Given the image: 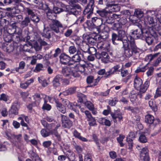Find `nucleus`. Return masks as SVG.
Returning <instances> with one entry per match:
<instances>
[{"label": "nucleus", "mask_w": 161, "mask_h": 161, "mask_svg": "<svg viewBox=\"0 0 161 161\" xmlns=\"http://www.w3.org/2000/svg\"><path fill=\"white\" fill-rule=\"evenodd\" d=\"M131 37L129 36L127 40L124 39L123 40V46L124 50L125 56L130 58L132 55L133 52L136 53L137 52V48L133 40H131Z\"/></svg>", "instance_id": "f257e3e1"}, {"label": "nucleus", "mask_w": 161, "mask_h": 161, "mask_svg": "<svg viewBox=\"0 0 161 161\" xmlns=\"http://www.w3.org/2000/svg\"><path fill=\"white\" fill-rule=\"evenodd\" d=\"M143 35L149 45H154L158 42V37L156 33L152 34L149 31H146L143 34Z\"/></svg>", "instance_id": "f03ea898"}, {"label": "nucleus", "mask_w": 161, "mask_h": 161, "mask_svg": "<svg viewBox=\"0 0 161 161\" xmlns=\"http://www.w3.org/2000/svg\"><path fill=\"white\" fill-rule=\"evenodd\" d=\"M77 1L81 2L83 3H86V0H70L69 4L70 5L72 6V7L69 11L70 14H72L76 16L80 13L81 7L79 5L75 3Z\"/></svg>", "instance_id": "7ed1b4c3"}, {"label": "nucleus", "mask_w": 161, "mask_h": 161, "mask_svg": "<svg viewBox=\"0 0 161 161\" xmlns=\"http://www.w3.org/2000/svg\"><path fill=\"white\" fill-rule=\"evenodd\" d=\"M50 28L52 31L57 33H63L65 28L64 27L60 22L56 20H51V23L50 24Z\"/></svg>", "instance_id": "20e7f679"}, {"label": "nucleus", "mask_w": 161, "mask_h": 161, "mask_svg": "<svg viewBox=\"0 0 161 161\" xmlns=\"http://www.w3.org/2000/svg\"><path fill=\"white\" fill-rule=\"evenodd\" d=\"M102 113L105 115H107L110 113L112 118L114 120V122L116 121V119L117 118L118 119L119 121L123 119L121 114L119 111L118 110L113 112H111L110 109L108 108V109L104 110Z\"/></svg>", "instance_id": "39448f33"}, {"label": "nucleus", "mask_w": 161, "mask_h": 161, "mask_svg": "<svg viewBox=\"0 0 161 161\" xmlns=\"http://www.w3.org/2000/svg\"><path fill=\"white\" fill-rule=\"evenodd\" d=\"M74 69L70 67L67 66L62 68V73L63 75L65 76H73L74 77L79 76V74L77 73L74 72Z\"/></svg>", "instance_id": "423d86ee"}, {"label": "nucleus", "mask_w": 161, "mask_h": 161, "mask_svg": "<svg viewBox=\"0 0 161 161\" xmlns=\"http://www.w3.org/2000/svg\"><path fill=\"white\" fill-rule=\"evenodd\" d=\"M48 98L47 99V101L48 100L51 103H53L54 102L56 103V107L57 109L61 113L64 114L66 112V108L64 107L60 103L58 99L55 97H50L48 96H47Z\"/></svg>", "instance_id": "0eeeda50"}, {"label": "nucleus", "mask_w": 161, "mask_h": 161, "mask_svg": "<svg viewBox=\"0 0 161 161\" xmlns=\"http://www.w3.org/2000/svg\"><path fill=\"white\" fill-rule=\"evenodd\" d=\"M144 33L142 31L141 29H136L131 32V36H128L125 39L126 40H127L128 37L130 36L131 37V40L132 39L133 42L135 43L134 39L143 38V34Z\"/></svg>", "instance_id": "6e6552de"}, {"label": "nucleus", "mask_w": 161, "mask_h": 161, "mask_svg": "<svg viewBox=\"0 0 161 161\" xmlns=\"http://www.w3.org/2000/svg\"><path fill=\"white\" fill-rule=\"evenodd\" d=\"M96 57L97 59H101L102 62L104 63H108L110 62V57L106 52H102L100 53H97Z\"/></svg>", "instance_id": "1a4fd4ad"}, {"label": "nucleus", "mask_w": 161, "mask_h": 161, "mask_svg": "<svg viewBox=\"0 0 161 161\" xmlns=\"http://www.w3.org/2000/svg\"><path fill=\"white\" fill-rule=\"evenodd\" d=\"M62 125L64 128H69L72 126L73 122L66 116L61 115Z\"/></svg>", "instance_id": "9d476101"}, {"label": "nucleus", "mask_w": 161, "mask_h": 161, "mask_svg": "<svg viewBox=\"0 0 161 161\" xmlns=\"http://www.w3.org/2000/svg\"><path fill=\"white\" fill-rule=\"evenodd\" d=\"M140 158L143 161H149L150 158L148 150L147 147L142 148L140 154Z\"/></svg>", "instance_id": "9b49d317"}, {"label": "nucleus", "mask_w": 161, "mask_h": 161, "mask_svg": "<svg viewBox=\"0 0 161 161\" xmlns=\"http://www.w3.org/2000/svg\"><path fill=\"white\" fill-rule=\"evenodd\" d=\"M33 97L35 100L34 102L37 105L39 104L42 99H43L44 101L46 98H48V97L46 95L43 94H39L37 93L35 94L33 96Z\"/></svg>", "instance_id": "f8f14e48"}, {"label": "nucleus", "mask_w": 161, "mask_h": 161, "mask_svg": "<svg viewBox=\"0 0 161 161\" xmlns=\"http://www.w3.org/2000/svg\"><path fill=\"white\" fill-rule=\"evenodd\" d=\"M19 104L17 102H15L13 103L10 109L9 110V114H12L17 115L18 114V110L19 108Z\"/></svg>", "instance_id": "ddd939ff"}, {"label": "nucleus", "mask_w": 161, "mask_h": 161, "mask_svg": "<svg viewBox=\"0 0 161 161\" xmlns=\"http://www.w3.org/2000/svg\"><path fill=\"white\" fill-rule=\"evenodd\" d=\"M28 14L30 16L31 19L34 23H37L40 20L39 18L34 13L32 10L29 8H27Z\"/></svg>", "instance_id": "4468645a"}, {"label": "nucleus", "mask_w": 161, "mask_h": 161, "mask_svg": "<svg viewBox=\"0 0 161 161\" xmlns=\"http://www.w3.org/2000/svg\"><path fill=\"white\" fill-rule=\"evenodd\" d=\"M121 69L119 64L116 65L114 66L108 72L106 73L105 75H106V76H107L111 74L119 73Z\"/></svg>", "instance_id": "2eb2a0df"}, {"label": "nucleus", "mask_w": 161, "mask_h": 161, "mask_svg": "<svg viewBox=\"0 0 161 161\" xmlns=\"http://www.w3.org/2000/svg\"><path fill=\"white\" fill-rule=\"evenodd\" d=\"M59 58L60 62L64 64H67L70 59L69 56L64 53L61 54Z\"/></svg>", "instance_id": "dca6fc26"}, {"label": "nucleus", "mask_w": 161, "mask_h": 161, "mask_svg": "<svg viewBox=\"0 0 161 161\" xmlns=\"http://www.w3.org/2000/svg\"><path fill=\"white\" fill-rule=\"evenodd\" d=\"M93 4V0H91L89 5L86 8L84 11V14H87L88 13H92L93 9L92 6Z\"/></svg>", "instance_id": "f3484780"}, {"label": "nucleus", "mask_w": 161, "mask_h": 161, "mask_svg": "<svg viewBox=\"0 0 161 161\" xmlns=\"http://www.w3.org/2000/svg\"><path fill=\"white\" fill-rule=\"evenodd\" d=\"M142 83V80L138 77L136 76L134 80V86L137 90H139Z\"/></svg>", "instance_id": "a211bd4d"}, {"label": "nucleus", "mask_w": 161, "mask_h": 161, "mask_svg": "<svg viewBox=\"0 0 161 161\" xmlns=\"http://www.w3.org/2000/svg\"><path fill=\"white\" fill-rule=\"evenodd\" d=\"M74 70H75L74 72L77 73L79 74H80L78 72H80L81 73L86 71L85 68L84 67V64H80L79 63H78L76 67L74 69Z\"/></svg>", "instance_id": "6ab92c4d"}, {"label": "nucleus", "mask_w": 161, "mask_h": 161, "mask_svg": "<svg viewBox=\"0 0 161 161\" xmlns=\"http://www.w3.org/2000/svg\"><path fill=\"white\" fill-rule=\"evenodd\" d=\"M145 119L146 122L149 124H152L154 121H157L158 122H159V119H154V117L150 114H148L146 115Z\"/></svg>", "instance_id": "aec40b11"}, {"label": "nucleus", "mask_w": 161, "mask_h": 161, "mask_svg": "<svg viewBox=\"0 0 161 161\" xmlns=\"http://www.w3.org/2000/svg\"><path fill=\"white\" fill-rule=\"evenodd\" d=\"M149 85V81L148 80L146 81L144 83L140 86L139 89L140 90L139 93H143L145 92L147 88H148Z\"/></svg>", "instance_id": "412c9836"}, {"label": "nucleus", "mask_w": 161, "mask_h": 161, "mask_svg": "<svg viewBox=\"0 0 161 161\" xmlns=\"http://www.w3.org/2000/svg\"><path fill=\"white\" fill-rule=\"evenodd\" d=\"M81 57L83 58H84L83 54L82 53H78L77 54L73 56L72 57V59L73 61H74L76 63H78L80 60Z\"/></svg>", "instance_id": "4be33fe9"}, {"label": "nucleus", "mask_w": 161, "mask_h": 161, "mask_svg": "<svg viewBox=\"0 0 161 161\" xmlns=\"http://www.w3.org/2000/svg\"><path fill=\"white\" fill-rule=\"evenodd\" d=\"M112 42L114 45H116L118 43V42L121 41V38L119 37L115 33H113L112 35Z\"/></svg>", "instance_id": "5701e85b"}, {"label": "nucleus", "mask_w": 161, "mask_h": 161, "mask_svg": "<svg viewBox=\"0 0 161 161\" xmlns=\"http://www.w3.org/2000/svg\"><path fill=\"white\" fill-rule=\"evenodd\" d=\"M73 134L75 137L83 142H86L88 141V140L86 138L81 136L80 134L76 130L73 131Z\"/></svg>", "instance_id": "b1692460"}, {"label": "nucleus", "mask_w": 161, "mask_h": 161, "mask_svg": "<svg viewBox=\"0 0 161 161\" xmlns=\"http://www.w3.org/2000/svg\"><path fill=\"white\" fill-rule=\"evenodd\" d=\"M31 21V19L28 17H26L20 23V26L24 28L28 26Z\"/></svg>", "instance_id": "393cba45"}, {"label": "nucleus", "mask_w": 161, "mask_h": 161, "mask_svg": "<svg viewBox=\"0 0 161 161\" xmlns=\"http://www.w3.org/2000/svg\"><path fill=\"white\" fill-rule=\"evenodd\" d=\"M86 81L88 83H93L92 86H95L97 84L99 81V80L97 79L95 80H93V77L92 76H90L87 77L86 79Z\"/></svg>", "instance_id": "a878e982"}, {"label": "nucleus", "mask_w": 161, "mask_h": 161, "mask_svg": "<svg viewBox=\"0 0 161 161\" xmlns=\"http://www.w3.org/2000/svg\"><path fill=\"white\" fill-rule=\"evenodd\" d=\"M41 34L43 37L49 39L51 37L50 31L48 28H45Z\"/></svg>", "instance_id": "bb28decb"}, {"label": "nucleus", "mask_w": 161, "mask_h": 161, "mask_svg": "<svg viewBox=\"0 0 161 161\" xmlns=\"http://www.w3.org/2000/svg\"><path fill=\"white\" fill-rule=\"evenodd\" d=\"M134 17H136L140 19L143 16V12L140 9L135 10L134 14Z\"/></svg>", "instance_id": "cd10ccee"}, {"label": "nucleus", "mask_w": 161, "mask_h": 161, "mask_svg": "<svg viewBox=\"0 0 161 161\" xmlns=\"http://www.w3.org/2000/svg\"><path fill=\"white\" fill-rule=\"evenodd\" d=\"M159 54V53H155L154 54H149L146 56L145 60L147 61L150 62L152 61L154 58L157 57Z\"/></svg>", "instance_id": "c85d7f7f"}, {"label": "nucleus", "mask_w": 161, "mask_h": 161, "mask_svg": "<svg viewBox=\"0 0 161 161\" xmlns=\"http://www.w3.org/2000/svg\"><path fill=\"white\" fill-rule=\"evenodd\" d=\"M78 63H76L75 62L73 61L72 59L71 60L70 59V60L67 64L68 67H70L71 68L74 69L76 68L77 66Z\"/></svg>", "instance_id": "c756f323"}, {"label": "nucleus", "mask_w": 161, "mask_h": 161, "mask_svg": "<svg viewBox=\"0 0 161 161\" xmlns=\"http://www.w3.org/2000/svg\"><path fill=\"white\" fill-rule=\"evenodd\" d=\"M98 47L101 49H105L108 48L110 46V44L107 42L100 43L98 44Z\"/></svg>", "instance_id": "7c9ffc66"}, {"label": "nucleus", "mask_w": 161, "mask_h": 161, "mask_svg": "<svg viewBox=\"0 0 161 161\" xmlns=\"http://www.w3.org/2000/svg\"><path fill=\"white\" fill-rule=\"evenodd\" d=\"M47 99L46 98L44 100V103L42 106V108L44 110L49 111L51 109V107L50 105L47 103Z\"/></svg>", "instance_id": "2f4dec72"}, {"label": "nucleus", "mask_w": 161, "mask_h": 161, "mask_svg": "<svg viewBox=\"0 0 161 161\" xmlns=\"http://www.w3.org/2000/svg\"><path fill=\"white\" fill-rule=\"evenodd\" d=\"M88 124L90 126H94L97 125L96 120L93 117L87 119Z\"/></svg>", "instance_id": "473e14b6"}, {"label": "nucleus", "mask_w": 161, "mask_h": 161, "mask_svg": "<svg viewBox=\"0 0 161 161\" xmlns=\"http://www.w3.org/2000/svg\"><path fill=\"white\" fill-rule=\"evenodd\" d=\"M38 80L39 83L41 84L42 86L43 87H45L47 86V83L46 80L43 77H39Z\"/></svg>", "instance_id": "72a5a7b5"}, {"label": "nucleus", "mask_w": 161, "mask_h": 161, "mask_svg": "<svg viewBox=\"0 0 161 161\" xmlns=\"http://www.w3.org/2000/svg\"><path fill=\"white\" fill-rule=\"evenodd\" d=\"M113 2V0H99L98 3L100 4H103L104 2L107 6H112V4H111L110 3Z\"/></svg>", "instance_id": "f704fd0d"}, {"label": "nucleus", "mask_w": 161, "mask_h": 161, "mask_svg": "<svg viewBox=\"0 0 161 161\" xmlns=\"http://www.w3.org/2000/svg\"><path fill=\"white\" fill-rule=\"evenodd\" d=\"M25 65V62L23 61H21L19 64V66L18 67L16 68L15 70L16 71L20 73L19 71V69H24Z\"/></svg>", "instance_id": "c9c22d12"}, {"label": "nucleus", "mask_w": 161, "mask_h": 161, "mask_svg": "<svg viewBox=\"0 0 161 161\" xmlns=\"http://www.w3.org/2000/svg\"><path fill=\"white\" fill-rule=\"evenodd\" d=\"M145 21L150 25H152V26L153 27L154 24V20L153 18L150 16H147Z\"/></svg>", "instance_id": "e433bc0d"}, {"label": "nucleus", "mask_w": 161, "mask_h": 161, "mask_svg": "<svg viewBox=\"0 0 161 161\" xmlns=\"http://www.w3.org/2000/svg\"><path fill=\"white\" fill-rule=\"evenodd\" d=\"M81 106L79 105H75L74 104H72L71 103L70 106L69 107V108L73 110L76 113H78V110L77 108H80Z\"/></svg>", "instance_id": "4c0bfd02"}, {"label": "nucleus", "mask_w": 161, "mask_h": 161, "mask_svg": "<svg viewBox=\"0 0 161 161\" xmlns=\"http://www.w3.org/2000/svg\"><path fill=\"white\" fill-rule=\"evenodd\" d=\"M3 49L6 52L10 53L13 51L14 47L12 45H7V46L3 47Z\"/></svg>", "instance_id": "58836bf2"}, {"label": "nucleus", "mask_w": 161, "mask_h": 161, "mask_svg": "<svg viewBox=\"0 0 161 161\" xmlns=\"http://www.w3.org/2000/svg\"><path fill=\"white\" fill-rule=\"evenodd\" d=\"M76 87H70L68 89L66 90V91L64 92L65 93H66V94L69 95L74 93L76 91Z\"/></svg>", "instance_id": "ea45409f"}, {"label": "nucleus", "mask_w": 161, "mask_h": 161, "mask_svg": "<svg viewBox=\"0 0 161 161\" xmlns=\"http://www.w3.org/2000/svg\"><path fill=\"white\" fill-rule=\"evenodd\" d=\"M125 136L122 135H120L117 138V140L121 147H122L124 145V143L122 142L124 139Z\"/></svg>", "instance_id": "a19ab883"}, {"label": "nucleus", "mask_w": 161, "mask_h": 161, "mask_svg": "<svg viewBox=\"0 0 161 161\" xmlns=\"http://www.w3.org/2000/svg\"><path fill=\"white\" fill-rule=\"evenodd\" d=\"M119 37L121 38V41L123 42V40L125 38L127 37V36L125 37L126 36L125 32V31L123 30H120L119 31Z\"/></svg>", "instance_id": "79ce46f5"}, {"label": "nucleus", "mask_w": 161, "mask_h": 161, "mask_svg": "<svg viewBox=\"0 0 161 161\" xmlns=\"http://www.w3.org/2000/svg\"><path fill=\"white\" fill-rule=\"evenodd\" d=\"M148 67L147 65V64L145 66L142 68H138L137 69L135 70V72L136 73H138L140 72H144L147 69H148Z\"/></svg>", "instance_id": "37998d69"}, {"label": "nucleus", "mask_w": 161, "mask_h": 161, "mask_svg": "<svg viewBox=\"0 0 161 161\" xmlns=\"http://www.w3.org/2000/svg\"><path fill=\"white\" fill-rule=\"evenodd\" d=\"M135 137V133L133 132H130L128 136L127 137L126 141L127 142L132 141Z\"/></svg>", "instance_id": "c03bdc74"}, {"label": "nucleus", "mask_w": 161, "mask_h": 161, "mask_svg": "<svg viewBox=\"0 0 161 161\" xmlns=\"http://www.w3.org/2000/svg\"><path fill=\"white\" fill-rule=\"evenodd\" d=\"M62 103L63 105H62L65 108V107H68L69 108L70 107V106L71 105V103H70V102L67 99H64L62 101Z\"/></svg>", "instance_id": "a18cd8bd"}, {"label": "nucleus", "mask_w": 161, "mask_h": 161, "mask_svg": "<svg viewBox=\"0 0 161 161\" xmlns=\"http://www.w3.org/2000/svg\"><path fill=\"white\" fill-rule=\"evenodd\" d=\"M41 134L44 137L48 136L50 135V131H47L46 129H43L41 131Z\"/></svg>", "instance_id": "49530a36"}, {"label": "nucleus", "mask_w": 161, "mask_h": 161, "mask_svg": "<svg viewBox=\"0 0 161 161\" xmlns=\"http://www.w3.org/2000/svg\"><path fill=\"white\" fill-rule=\"evenodd\" d=\"M149 106L154 111H157V107L156 106L155 104L153 103V102L152 100H150L149 102Z\"/></svg>", "instance_id": "de8ad7c7"}, {"label": "nucleus", "mask_w": 161, "mask_h": 161, "mask_svg": "<svg viewBox=\"0 0 161 161\" xmlns=\"http://www.w3.org/2000/svg\"><path fill=\"white\" fill-rule=\"evenodd\" d=\"M43 65L40 63L37 64L34 70L35 72H38L42 70L43 68Z\"/></svg>", "instance_id": "09e8293b"}, {"label": "nucleus", "mask_w": 161, "mask_h": 161, "mask_svg": "<svg viewBox=\"0 0 161 161\" xmlns=\"http://www.w3.org/2000/svg\"><path fill=\"white\" fill-rule=\"evenodd\" d=\"M2 122V126L4 130H6L7 128V126L8 125V121L7 119L2 120H1Z\"/></svg>", "instance_id": "8fccbe9b"}, {"label": "nucleus", "mask_w": 161, "mask_h": 161, "mask_svg": "<svg viewBox=\"0 0 161 161\" xmlns=\"http://www.w3.org/2000/svg\"><path fill=\"white\" fill-rule=\"evenodd\" d=\"M76 51V49L74 45L70 46L69 48V53L71 54H73Z\"/></svg>", "instance_id": "3c124183"}, {"label": "nucleus", "mask_w": 161, "mask_h": 161, "mask_svg": "<svg viewBox=\"0 0 161 161\" xmlns=\"http://www.w3.org/2000/svg\"><path fill=\"white\" fill-rule=\"evenodd\" d=\"M139 140L141 142L143 143H145L147 141L145 136L143 134H141L140 135L139 137Z\"/></svg>", "instance_id": "603ef678"}, {"label": "nucleus", "mask_w": 161, "mask_h": 161, "mask_svg": "<svg viewBox=\"0 0 161 161\" xmlns=\"http://www.w3.org/2000/svg\"><path fill=\"white\" fill-rule=\"evenodd\" d=\"M9 97L8 95L2 93L0 96V100H3V101L6 102L8 101Z\"/></svg>", "instance_id": "864d4df0"}, {"label": "nucleus", "mask_w": 161, "mask_h": 161, "mask_svg": "<svg viewBox=\"0 0 161 161\" xmlns=\"http://www.w3.org/2000/svg\"><path fill=\"white\" fill-rule=\"evenodd\" d=\"M18 120H22L24 119L25 121L27 122H29V119L27 116H26L24 114H21L19 115V117L18 118Z\"/></svg>", "instance_id": "5fc2aeb1"}, {"label": "nucleus", "mask_w": 161, "mask_h": 161, "mask_svg": "<svg viewBox=\"0 0 161 161\" xmlns=\"http://www.w3.org/2000/svg\"><path fill=\"white\" fill-rule=\"evenodd\" d=\"M86 105L88 108L90 110L94 109V106L93 104L90 102H87L86 103Z\"/></svg>", "instance_id": "6e6d98bb"}, {"label": "nucleus", "mask_w": 161, "mask_h": 161, "mask_svg": "<svg viewBox=\"0 0 161 161\" xmlns=\"http://www.w3.org/2000/svg\"><path fill=\"white\" fill-rule=\"evenodd\" d=\"M88 52L89 53L92 55L96 54L97 50L94 47H91L88 49Z\"/></svg>", "instance_id": "4d7b16f0"}, {"label": "nucleus", "mask_w": 161, "mask_h": 161, "mask_svg": "<svg viewBox=\"0 0 161 161\" xmlns=\"http://www.w3.org/2000/svg\"><path fill=\"white\" fill-rule=\"evenodd\" d=\"M83 64L84 67L85 68L86 71V69L89 70L90 68L93 67V64L90 63L85 62Z\"/></svg>", "instance_id": "13d9d810"}, {"label": "nucleus", "mask_w": 161, "mask_h": 161, "mask_svg": "<svg viewBox=\"0 0 161 161\" xmlns=\"http://www.w3.org/2000/svg\"><path fill=\"white\" fill-rule=\"evenodd\" d=\"M33 47L36 51H38L40 50L42 46L40 43H38L36 42L34 44Z\"/></svg>", "instance_id": "bf43d9fd"}, {"label": "nucleus", "mask_w": 161, "mask_h": 161, "mask_svg": "<svg viewBox=\"0 0 161 161\" xmlns=\"http://www.w3.org/2000/svg\"><path fill=\"white\" fill-rule=\"evenodd\" d=\"M1 114L2 115L3 117H6L8 114V112L7 109L5 107L2 108L1 110Z\"/></svg>", "instance_id": "052dcab7"}, {"label": "nucleus", "mask_w": 161, "mask_h": 161, "mask_svg": "<svg viewBox=\"0 0 161 161\" xmlns=\"http://www.w3.org/2000/svg\"><path fill=\"white\" fill-rule=\"evenodd\" d=\"M161 96V88L158 87L156 91L155 94L154 95V97L157 98L158 97Z\"/></svg>", "instance_id": "680f3d73"}, {"label": "nucleus", "mask_w": 161, "mask_h": 161, "mask_svg": "<svg viewBox=\"0 0 161 161\" xmlns=\"http://www.w3.org/2000/svg\"><path fill=\"white\" fill-rule=\"evenodd\" d=\"M51 134L52 135H54L58 139H59L60 138V136L59 134L58 133V132L56 130H51L50 131V134Z\"/></svg>", "instance_id": "e2e57ef3"}, {"label": "nucleus", "mask_w": 161, "mask_h": 161, "mask_svg": "<svg viewBox=\"0 0 161 161\" xmlns=\"http://www.w3.org/2000/svg\"><path fill=\"white\" fill-rule=\"evenodd\" d=\"M34 35L35 37H34V39L32 38V37H31L30 36H28L26 38L27 40H30L31 41H35L36 40L38 37V34L37 33H34Z\"/></svg>", "instance_id": "0e129e2a"}, {"label": "nucleus", "mask_w": 161, "mask_h": 161, "mask_svg": "<svg viewBox=\"0 0 161 161\" xmlns=\"http://www.w3.org/2000/svg\"><path fill=\"white\" fill-rule=\"evenodd\" d=\"M148 70L146 73L147 76H149L151 75L153 73L154 68L153 67H148Z\"/></svg>", "instance_id": "69168bd1"}, {"label": "nucleus", "mask_w": 161, "mask_h": 161, "mask_svg": "<svg viewBox=\"0 0 161 161\" xmlns=\"http://www.w3.org/2000/svg\"><path fill=\"white\" fill-rule=\"evenodd\" d=\"M78 97H79L78 101L80 103L82 102L85 98V96L81 93L78 94Z\"/></svg>", "instance_id": "338daca9"}, {"label": "nucleus", "mask_w": 161, "mask_h": 161, "mask_svg": "<svg viewBox=\"0 0 161 161\" xmlns=\"http://www.w3.org/2000/svg\"><path fill=\"white\" fill-rule=\"evenodd\" d=\"M73 31L71 29H68L64 33V35L66 37H69L72 34Z\"/></svg>", "instance_id": "774afa93"}]
</instances>
